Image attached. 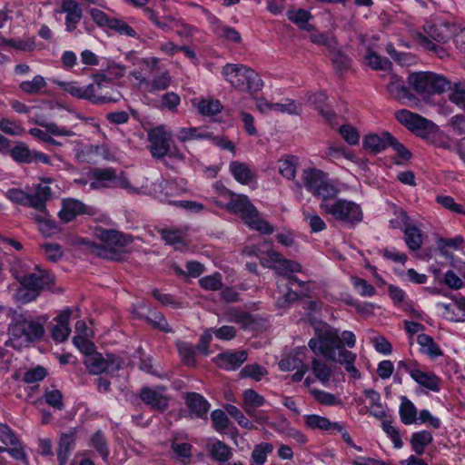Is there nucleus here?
Wrapping results in <instances>:
<instances>
[{
    "instance_id": "52",
    "label": "nucleus",
    "mask_w": 465,
    "mask_h": 465,
    "mask_svg": "<svg viewBox=\"0 0 465 465\" xmlns=\"http://www.w3.org/2000/svg\"><path fill=\"white\" fill-rule=\"evenodd\" d=\"M10 154L13 159L18 163H32L34 161V153H32L29 148L24 144L19 143L15 146L11 151Z\"/></svg>"
},
{
    "instance_id": "44",
    "label": "nucleus",
    "mask_w": 465,
    "mask_h": 465,
    "mask_svg": "<svg viewBox=\"0 0 465 465\" xmlns=\"http://www.w3.org/2000/svg\"><path fill=\"white\" fill-rule=\"evenodd\" d=\"M365 60L370 67L374 70H390L391 63L387 58L381 57L377 53L372 51L370 47L367 48Z\"/></svg>"
},
{
    "instance_id": "34",
    "label": "nucleus",
    "mask_w": 465,
    "mask_h": 465,
    "mask_svg": "<svg viewBox=\"0 0 465 465\" xmlns=\"http://www.w3.org/2000/svg\"><path fill=\"white\" fill-rule=\"evenodd\" d=\"M432 440V434L428 430L413 433L411 438L412 450L418 455L423 454L425 447L429 445Z\"/></svg>"
},
{
    "instance_id": "55",
    "label": "nucleus",
    "mask_w": 465,
    "mask_h": 465,
    "mask_svg": "<svg viewBox=\"0 0 465 465\" xmlns=\"http://www.w3.org/2000/svg\"><path fill=\"white\" fill-rule=\"evenodd\" d=\"M5 197L15 203L31 207L30 193H26L21 189L12 188L7 190Z\"/></svg>"
},
{
    "instance_id": "63",
    "label": "nucleus",
    "mask_w": 465,
    "mask_h": 465,
    "mask_svg": "<svg viewBox=\"0 0 465 465\" xmlns=\"http://www.w3.org/2000/svg\"><path fill=\"white\" fill-rule=\"evenodd\" d=\"M339 133L344 141L350 145H355L358 143L360 139V134L356 128L351 125H342L339 129Z\"/></svg>"
},
{
    "instance_id": "40",
    "label": "nucleus",
    "mask_w": 465,
    "mask_h": 465,
    "mask_svg": "<svg viewBox=\"0 0 465 465\" xmlns=\"http://www.w3.org/2000/svg\"><path fill=\"white\" fill-rule=\"evenodd\" d=\"M46 85L47 84L42 75H35L32 80L22 82L19 84V88L26 94L37 95Z\"/></svg>"
},
{
    "instance_id": "10",
    "label": "nucleus",
    "mask_w": 465,
    "mask_h": 465,
    "mask_svg": "<svg viewBox=\"0 0 465 465\" xmlns=\"http://www.w3.org/2000/svg\"><path fill=\"white\" fill-rule=\"evenodd\" d=\"M25 264L18 262L12 267L14 277L20 282V285L26 288L35 289L40 293L45 286L53 283L54 279L45 272L36 268L35 272H29L25 268Z\"/></svg>"
},
{
    "instance_id": "57",
    "label": "nucleus",
    "mask_w": 465,
    "mask_h": 465,
    "mask_svg": "<svg viewBox=\"0 0 465 465\" xmlns=\"http://www.w3.org/2000/svg\"><path fill=\"white\" fill-rule=\"evenodd\" d=\"M310 393L313 396L317 402L322 405L333 406L341 403V401L333 394L324 391L310 389Z\"/></svg>"
},
{
    "instance_id": "45",
    "label": "nucleus",
    "mask_w": 465,
    "mask_h": 465,
    "mask_svg": "<svg viewBox=\"0 0 465 465\" xmlns=\"http://www.w3.org/2000/svg\"><path fill=\"white\" fill-rule=\"evenodd\" d=\"M224 317L227 322L241 324L242 327L249 326L252 322V316L242 310L237 308H230L224 312Z\"/></svg>"
},
{
    "instance_id": "18",
    "label": "nucleus",
    "mask_w": 465,
    "mask_h": 465,
    "mask_svg": "<svg viewBox=\"0 0 465 465\" xmlns=\"http://www.w3.org/2000/svg\"><path fill=\"white\" fill-rule=\"evenodd\" d=\"M266 256L269 258L270 268L275 270L281 275L288 277L291 272H299L302 271V265L300 263L283 258L280 252L272 249L267 250Z\"/></svg>"
},
{
    "instance_id": "27",
    "label": "nucleus",
    "mask_w": 465,
    "mask_h": 465,
    "mask_svg": "<svg viewBox=\"0 0 465 465\" xmlns=\"http://www.w3.org/2000/svg\"><path fill=\"white\" fill-rule=\"evenodd\" d=\"M208 450L212 459L219 464L229 461L232 457V449L221 440H215L209 444Z\"/></svg>"
},
{
    "instance_id": "54",
    "label": "nucleus",
    "mask_w": 465,
    "mask_h": 465,
    "mask_svg": "<svg viewBox=\"0 0 465 465\" xmlns=\"http://www.w3.org/2000/svg\"><path fill=\"white\" fill-rule=\"evenodd\" d=\"M223 109V105L221 104L219 100H202L198 104V111L203 115H215L219 114Z\"/></svg>"
},
{
    "instance_id": "1",
    "label": "nucleus",
    "mask_w": 465,
    "mask_h": 465,
    "mask_svg": "<svg viewBox=\"0 0 465 465\" xmlns=\"http://www.w3.org/2000/svg\"><path fill=\"white\" fill-rule=\"evenodd\" d=\"M9 316L11 322L8 325L9 339L5 341L6 346L19 350L43 338L45 327L39 319L19 313L13 309L9 310Z\"/></svg>"
},
{
    "instance_id": "36",
    "label": "nucleus",
    "mask_w": 465,
    "mask_h": 465,
    "mask_svg": "<svg viewBox=\"0 0 465 465\" xmlns=\"http://www.w3.org/2000/svg\"><path fill=\"white\" fill-rule=\"evenodd\" d=\"M324 157L330 161H336L341 159V157H344L351 161H354L355 159V155L352 153L346 151L343 145L333 142L328 143Z\"/></svg>"
},
{
    "instance_id": "50",
    "label": "nucleus",
    "mask_w": 465,
    "mask_h": 465,
    "mask_svg": "<svg viewBox=\"0 0 465 465\" xmlns=\"http://www.w3.org/2000/svg\"><path fill=\"white\" fill-rule=\"evenodd\" d=\"M449 99L451 103L465 108V81L450 84Z\"/></svg>"
},
{
    "instance_id": "12",
    "label": "nucleus",
    "mask_w": 465,
    "mask_h": 465,
    "mask_svg": "<svg viewBox=\"0 0 465 465\" xmlns=\"http://www.w3.org/2000/svg\"><path fill=\"white\" fill-rule=\"evenodd\" d=\"M123 361L114 354L92 353L86 356L84 365L89 373L98 375L103 372L114 374L122 368Z\"/></svg>"
},
{
    "instance_id": "26",
    "label": "nucleus",
    "mask_w": 465,
    "mask_h": 465,
    "mask_svg": "<svg viewBox=\"0 0 465 465\" xmlns=\"http://www.w3.org/2000/svg\"><path fill=\"white\" fill-rule=\"evenodd\" d=\"M392 135L388 132L380 134H370L363 139V146L371 152L378 153L391 145Z\"/></svg>"
},
{
    "instance_id": "22",
    "label": "nucleus",
    "mask_w": 465,
    "mask_h": 465,
    "mask_svg": "<svg viewBox=\"0 0 465 465\" xmlns=\"http://www.w3.org/2000/svg\"><path fill=\"white\" fill-rule=\"evenodd\" d=\"M329 360L321 358L315 355L309 366V370L312 372L315 379L318 380L322 384H327L333 372V365L328 362Z\"/></svg>"
},
{
    "instance_id": "17",
    "label": "nucleus",
    "mask_w": 465,
    "mask_h": 465,
    "mask_svg": "<svg viewBox=\"0 0 465 465\" xmlns=\"http://www.w3.org/2000/svg\"><path fill=\"white\" fill-rule=\"evenodd\" d=\"M56 12L65 15L64 25L65 30L69 33L76 30L83 18L82 7L75 0H62L60 9Z\"/></svg>"
},
{
    "instance_id": "11",
    "label": "nucleus",
    "mask_w": 465,
    "mask_h": 465,
    "mask_svg": "<svg viewBox=\"0 0 465 465\" xmlns=\"http://www.w3.org/2000/svg\"><path fill=\"white\" fill-rule=\"evenodd\" d=\"M88 101L94 104L116 103L121 94L114 90L111 81L105 75H97L94 82L87 85Z\"/></svg>"
},
{
    "instance_id": "5",
    "label": "nucleus",
    "mask_w": 465,
    "mask_h": 465,
    "mask_svg": "<svg viewBox=\"0 0 465 465\" xmlns=\"http://www.w3.org/2000/svg\"><path fill=\"white\" fill-rule=\"evenodd\" d=\"M89 188L91 190H103L120 187L128 190L132 193L139 194L141 189L131 186L124 172H117L111 167L94 168L89 173Z\"/></svg>"
},
{
    "instance_id": "56",
    "label": "nucleus",
    "mask_w": 465,
    "mask_h": 465,
    "mask_svg": "<svg viewBox=\"0 0 465 465\" xmlns=\"http://www.w3.org/2000/svg\"><path fill=\"white\" fill-rule=\"evenodd\" d=\"M269 110L281 112L288 114H299L300 108L295 101L291 99H284L280 103H273L268 105Z\"/></svg>"
},
{
    "instance_id": "3",
    "label": "nucleus",
    "mask_w": 465,
    "mask_h": 465,
    "mask_svg": "<svg viewBox=\"0 0 465 465\" xmlns=\"http://www.w3.org/2000/svg\"><path fill=\"white\" fill-rule=\"evenodd\" d=\"M222 74L232 86L251 94H257L263 87L259 74L243 64H227L223 66Z\"/></svg>"
},
{
    "instance_id": "51",
    "label": "nucleus",
    "mask_w": 465,
    "mask_h": 465,
    "mask_svg": "<svg viewBox=\"0 0 465 465\" xmlns=\"http://www.w3.org/2000/svg\"><path fill=\"white\" fill-rule=\"evenodd\" d=\"M56 84L72 96L88 100L87 86L81 87L74 82H56Z\"/></svg>"
},
{
    "instance_id": "32",
    "label": "nucleus",
    "mask_w": 465,
    "mask_h": 465,
    "mask_svg": "<svg viewBox=\"0 0 465 465\" xmlns=\"http://www.w3.org/2000/svg\"><path fill=\"white\" fill-rule=\"evenodd\" d=\"M463 242L464 238L460 235H457L454 238H440L437 241V248L444 257L451 259L453 255L449 249L458 250Z\"/></svg>"
},
{
    "instance_id": "4",
    "label": "nucleus",
    "mask_w": 465,
    "mask_h": 465,
    "mask_svg": "<svg viewBox=\"0 0 465 465\" xmlns=\"http://www.w3.org/2000/svg\"><path fill=\"white\" fill-rule=\"evenodd\" d=\"M339 342L338 330L325 322H319L314 325V337L309 341L308 346L314 354L320 353L333 362L337 359L336 350Z\"/></svg>"
},
{
    "instance_id": "62",
    "label": "nucleus",
    "mask_w": 465,
    "mask_h": 465,
    "mask_svg": "<svg viewBox=\"0 0 465 465\" xmlns=\"http://www.w3.org/2000/svg\"><path fill=\"white\" fill-rule=\"evenodd\" d=\"M225 411L242 428H252V422L243 415V413L236 406L228 404L225 407Z\"/></svg>"
},
{
    "instance_id": "14",
    "label": "nucleus",
    "mask_w": 465,
    "mask_h": 465,
    "mask_svg": "<svg viewBox=\"0 0 465 465\" xmlns=\"http://www.w3.org/2000/svg\"><path fill=\"white\" fill-rule=\"evenodd\" d=\"M395 117L408 130L422 138L427 137L428 134L436 127L433 122L407 109L397 111Z\"/></svg>"
},
{
    "instance_id": "46",
    "label": "nucleus",
    "mask_w": 465,
    "mask_h": 465,
    "mask_svg": "<svg viewBox=\"0 0 465 465\" xmlns=\"http://www.w3.org/2000/svg\"><path fill=\"white\" fill-rule=\"evenodd\" d=\"M387 90L391 96L400 101L404 99L412 100L414 98L413 94L410 93L409 89L401 80L391 81L388 84Z\"/></svg>"
},
{
    "instance_id": "42",
    "label": "nucleus",
    "mask_w": 465,
    "mask_h": 465,
    "mask_svg": "<svg viewBox=\"0 0 465 465\" xmlns=\"http://www.w3.org/2000/svg\"><path fill=\"white\" fill-rule=\"evenodd\" d=\"M211 134L199 127L181 128L177 133V139L185 143L194 139H208Z\"/></svg>"
},
{
    "instance_id": "43",
    "label": "nucleus",
    "mask_w": 465,
    "mask_h": 465,
    "mask_svg": "<svg viewBox=\"0 0 465 465\" xmlns=\"http://www.w3.org/2000/svg\"><path fill=\"white\" fill-rule=\"evenodd\" d=\"M244 409L249 415H252L255 408L264 404V398L253 390H246L243 394Z\"/></svg>"
},
{
    "instance_id": "58",
    "label": "nucleus",
    "mask_w": 465,
    "mask_h": 465,
    "mask_svg": "<svg viewBox=\"0 0 465 465\" xmlns=\"http://www.w3.org/2000/svg\"><path fill=\"white\" fill-rule=\"evenodd\" d=\"M305 364L306 363H304L302 360L298 357L297 354L289 355L282 359L278 363L279 368L282 371H294L300 369L301 367H303Z\"/></svg>"
},
{
    "instance_id": "21",
    "label": "nucleus",
    "mask_w": 465,
    "mask_h": 465,
    "mask_svg": "<svg viewBox=\"0 0 465 465\" xmlns=\"http://www.w3.org/2000/svg\"><path fill=\"white\" fill-rule=\"evenodd\" d=\"M248 354L246 351H226L216 357V363L219 367L227 371L238 369L246 360Z\"/></svg>"
},
{
    "instance_id": "15",
    "label": "nucleus",
    "mask_w": 465,
    "mask_h": 465,
    "mask_svg": "<svg viewBox=\"0 0 465 465\" xmlns=\"http://www.w3.org/2000/svg\"><path fill=\"white\" fill-rule=\"evenodd\" d=\"M142 401L153 410L164 411L169 406L170 398L164 386L143 387L139 393Z\"/></svg>"
},
{
    "instance_id": "38",
    "label": "nucleus",
    "mask_w": 465,
    "mask_h": 465,
    "mask_svg": "<svg viewBox=\"0 0 465 465\" xmlns=\"http://www.w3.org/2000/svg\"><path fill=\"white\" fill-rule=\"evenodd\" d=\"M417 342L421 347L422 352L435 358L443 354L440 347L434 342L431 336L421 333L417 337Z\"/></svg>"
},
{
    "instance_id": "49",
    "label": "nucleus",
    "mask_w": 465,
    "mask_h": 465,
    "mask_svg": "<svg viewBox=\"0 0 465 465\" xmlns=\"http://www.w3.org/2000/svg\"><path fill=\"white\" fill-rule=\"evenodd\" d=\"M417 43L422 46L425 50L432 51L435 53L440 58L443 59L448 56L447 51L440 45H436L430 39H428L424 35L418 33L415 36Z\"/></svg>"
},
{
    "instance_id": "41",
    "label": "nucleus",
    "mask_w": 465,
    "mask_h": 465,
    "mask_svg": "<svg viewBox=\"0 0 465 465\" xmlns=\"http://www.w3.org/2000/svg\"><path fill=\"white\" fill-rule=\"evenodd\" d=\"M400 416L404 424H412L417 422V410L413 403L405 396L401 397Z\"/></svg>"
},
{
    "instance_id": "8",
    "label": "nucleus",
    "mask_w": 465,
    "mask_h": 465,
    "mask_svg": "<svg viewBox=\"0 0 465 465\" xmlns=\"http://www.w3.org/2000/svg\"><path fill=\"white\" fill-rule=\"evenodd\" d=\"M320 207L327 214L331 215L334 220L351 226L361 222L363 218L361 206L354 202L345 199H338L334 202H322Z\"/></svg>"
},
{
    "instance_id": "33",
    "label": "nucleus",
    "mask_w": 465,
    "mask_h": 465,
    "mask_svg": "<svg viewBox=\"0 0 465 465\" xmlns=\"http://www.w3.org/2000/svg\"><path fill=\"white\" fill-rule=\"evenodd\" d=\"M424 29L425 36L430 41L446 43L450 39L449 27L446 25H427Z\"/></svg>"
},
{
    "instance_id": "37",
    "label": "nucleus",
    "mask_w": 465,
    "mask_h": 465,
    "mask_svg": "<svg viewBox=\"0 0 465 465\" xmlns=\"http://www.w3.org/2000/svg\"><path fill=\"white\" fill-rule=\"evenodd\" d=\"M37 213H32V217L39 225L40 231L45 234H52L56 230L54 222L50 219V215L46 209L43 211H36Z\"/></svg>"
},
{
    "instance_id": "19",
    "label": "nucleus",
    "mask_w": 465,
    "mask_h": 465,
    "mask_svg": "<svg viewBox=\"0 0 465 465\" xmlns=\"http://www.w3.org/2000/svg\"><path fill=\"white\" fill-rule=\"evenodd\" d=\"M78 430L72 428L66 432H62L59 437L56 450L59 465H65L72 451L74 450L77 440Z\"/></svg>"
},
{
    "instance_id": "23",
    "label": "nucleus",
    "mask_w": 465,
    "mask_h": 465,
    "mask_svg": "<svg viewBox=\"0 0 465 465\" xmlns=\"http://www.w3.org/2000/svg\"><path fill=\"white\" fill-rule=\"evenodd\" d=\"M72 315V311L66 309L55 317L56 324L52 329V338L57 342H64L67 340L71 333L69 322Z\"/></svg>"
},
{
    "instance_id": "61",
    "label": "nucleus",
    "mask_w": 465,
    "mask_h": 465,
    "mask_svg": "<svg viewBox=\"0 0 465 465\" xmlns=\"http://www.w3.org/2000/svg\"><path fill=\"white\" fill-rule=\"evenodd\" d=\"M146 321L155 329L164 332H171L172 329L164 316L160 312H153L151 316L146 317Z\"/></svg>"
},
{
    "instance_id": "28",
    "label": "nucleus",
    "mask_w": 465,
    "mask_h": 465,
    "mask_svg": "<svg viewBox=\"0 0 465 465\" xmlns=\"http://www.w3.org/2000/svg\"><path fill=\"white\" fill-rule=\"evenodd\" d=\"M411 377L418 382L420 385L433 391H439V379L436 375L430 372H425L420 370H411L410 371Z\"/></svg>"
},
{
    "instance_id": "53",
    "label": "nucleus",
    "mask_w": 465,
    "mask_h": 465,
    "mask_svg": "<svg viewBox=\"0 0 465 465\" xmlns=\"http://www.w3.org/2000/svg\"><path fill=\"white\" fill-rule=\"evenodd\" d=\"M278 168L282 176L288 180L293 179L296 173L295 158L292 156H286L285 158L279 160Z\"/></svg>"
},
{
    "instance_id": "29",
    "label": "nucleus",
    "mask_w": 465,
    "mask_h": 465,
    "mask_svg": "<svg viewBox=\"0 0 465 465\" xmlns=\"http://www.w3.org/2000/svg\"><path fill=\"white\" fill-rule=\"evenodd\" d=\"M229 170L234 179L242 184H248L253 178V173L249 165L238 161L232 162Z\"/></svg>"
},
{
    "instance_id": "9",
    "label": "nucleus",
    "mask_w": 465,
    "mask_h": 465,
    "mask_svg": "<svg viewBox=\"0 0 465 465\" xmlns=\"http://www.w3.org/2000/svg\"><path fill=\"white\" fill-rule=\"evenodd\" d=\"M302 180L305 188L313 195L322 198L323 202L335 197L338 193V189L329 181L327 175L321 170H304Z\"/></svg>"
},
{
    "instance_id": "6",
    "label": "nucleus",
    "mask_w": 465,
    "mask_h": 465,
    "mask_svg": "<svg viewBox=\"0 0 465 465\" xmlns=\"http://www.w3.org/2000/svg\"><path fill=\"white\" fill-rule=\"evenodd\" d=\"M95 235L101 243L87 242L86 244L92 252L109 260L116 259L117 248L126 246L130 242L129 239L114 230L100 228L96 230Z\"/></svg>"
},
{
    "instance_id": "7",
    "label": "nucleus",
    "mask_w": 465,
    "mask_h": 465,
    "mask_svg": "<svg viewBox=\"0 0 465 465\" xmlns=\"http://www.w3.org/2000/svg\"><path fill=\"white\" fill-rule=\"evenodd\" d=\"M408 83L420 95L442 94L450 89V81L441 74L432 72L411 74Z\"/></svg>"
},
{
    "instance_id": "2",
    "label": "nucleus",
    "mask_w": 465,
    "mask_h": 465,
    "mask_svg": "<svg viewBox=\"0 0 465 465\" xmlns=\"http://www.w3.org/2000/svg\"><path fill=\"white\" fill-rule=\"evenodd\" d=\"M226 209L232 213L240 214L251 229L263 234H272L273 232V227L267 221L260 217L258 210L246 195L231 193V200L227 203Z\"/></svg>"
},
{
    "instance_id": "16",
    "label": "nucleus",
    "mask_w": 465,
    "mask_h": 465,
    "mask_svg": "<svg viewBox=\"0 0 465 465\" xmlns=\"http://www.w3.org/2000/svg\"><path fill=\"white\" fill-rule=\"evenodd\" d=\"M93 213L94 212L92 208L80 200L74 198H65L62 201V209L58 215L63 222L69 223L79 215Z\"/></svg>"
},
{
    "instance_id": "59",
    "label": "nucleus",
    "mask_w": 465,
    "mask_h": 465,
    "mask_svg": "<svg viewBox=\"0 0 465 465\" xmlns=\"http://www.w3.org/2000/svg\"><path fill=\"white\" fill-rule=\"evenodd\" d=\"M240 374L242 377H249L255 381H261L262 378L267 374V371L265 368L258 364H248L242 369Z\"/></svg>"
},
{
    "instance_id": "60",
    "label": "nucleus",
    "mask_w": 465,
    "mask_h": 465,
    "mask_svg": "<svg viewBox=\"0 0 465 465\" xmlns=\"http://www.w3.org/2000/svg\"><path fill=\"white\" fill-rule=\"evenodd\" d=\"M351 282L361 296L371 297L375 293V288L362 278L353 276Z\"/></svg>"
},
{
    "instance_id": "20",
    "label": "nucleus",
    "mask_w": 465,
    "mask_h": 465,
    "mask_svg": "<svg viewBox=\"0 0 465 465\" xmlns=\"http://www.w3.org/2000/svg\"><path fill=\"white\" fill-rule=\"evenodd\" d=\"M401 221L406 225L404 229L405 242L411 251L419 250L423 242L421 231L415 225L408 224L409 217L404 211L399 212L398 216Z\"/></svg>"
},
{
    "instance_id": "13",
    "label": "nucleus",
    "mask_w": 465,
    "mask_h": 465,
    "mask_svg": "<svg viewBox=\"0 0 465 465\" xmlns=\"http://www.w3.org/2000/svg\"><path fill=\"white\" fill-rule=\"evenodd\" d=\"M148 148L153 158L163 159L169 153V145L173 142V134L163 125L148 130Z\"/></svg>"
},
{
    "instance_id": "64",
    "label": "nucleus",
    "mask_w": 465,
    "mask_h": 465,
    "mask_svg": "<svg viewBox=\"0 0 465 465\" xmlns=\"http://www.w3.org/2000/svg\"><path fill=\"white\" fill-rule=\"evenodd\" d=\"M178 351L186 365L193 366L195 364V352L193 349L186 342H179L177 344Z\"/></svg>"
},
{
    "instance_id": "25",
    "label": "nucleus",
    "mask_w": 465,
    "mask_h": 465,
    "mask_svg": "<svg viewBox=\"0 0 465 465\" xmlns=\"http://www.w3.org/2000/svg\"><path fill=\"white\" fill-rule=\"evenodd\" d=\"M184 400L192 414L200 419H206L210 404L203 396L190 392L185 395Z\"/></svg>"
},
{
    "instance_id": "24",
    "label": "nucleus",
    "mask_w": 465,
    "mask_h": 465,
    "mask_svg": "<svg viewBox=\"0 0 465 465\" xmlns=\"http://www.w3.org/2000/svg\"><path fill=\"white\" fill-rule=\"evenodd\" d=\"M52 182L51 178H43L42 183L35 187V192L30 194L31 207L35 211L46 209V201L51 198L52 190L48 183Z\"/></svg>"
},
{
    "instance_id": "35",
    "label": "nucleus",
    "mask_w": 465,
    "mask_h": 465,
    "mask_svg": "<svg viewBox=\"0 0 465 465\" xmlns=\"http://www.w3.org/2000/svg\"><path fill=\"white\" fill-rule=\"evenodd\" d=\"M355 360V353L346 349H341L339 352V357L336 359V361L344 365L345 370L351 375L352 378L359 379L361 374L358 369L354 366Z\"/></svg>"
},
{
    "instance_id": "39",
    "label": "nucleus",
    "mask_w": 465,
    "mask_h": 465,
    "mask_svg": "<svg viewBox=\"0 0 465 465\" xmlns=\"http://www.w3.org/2000/svg\"><path fill=\"white\" fill-rule=\"evenodd\" d=\"M171 75L167 71H164L161 74L154 76L151 81L143 79L147 91L149 92L166 90L171 84Z\"/></svg>"
},
{
    "instance_id": "30",
    "label": "nucleus",
    "mask_w": 465,
    "mask_h": 465,
    "mask_svg": "<svg viewBox=\"0 0 465 465\" xmlns=\"http://www.w3.org/2000/svg\"><path fill=\"white\" fill-rule=\"evenodd\" d=\"M89 446L102 457L104 461L108 460L110 454L107 440L101 430L95 431L90 438Z\"/></svg>"
},
{
    "instance_id": "47",
    "label": "nucleus",
    "mask_w": 465,
    "mask_h": 465,
    "mask_svg": "<svg viewBox=\"0 0 465 465\" xmlns=\"http://www.w3.org/2000/svg\"><path fill=\"white\" fill-rule=\"evenodd\" d=\"M337 422H331L327 418L312 414L306 416V424L312 429H319L322 430L333 432L334 425Z\"/></svg>"
},
{
    "instance_id": "31",
    "label": "nucleus",
    "mask_w": 465,
    "mask_h": 465,
    "mask_svg": "<svg viewBox=\"0 0 465 465\" xmlns=\"http://www.w3.org/2000/svg\"><path fill=\"white\" fill-rule=\"evenodd\" d=\"M286 15L288 19L301 29L306 31L312 30V25L308 23L312 18L309 11L304 9L289 10Z\"/></svg>"
},
{
    "instance_id": "48",
    "label": "nucleus",
    "mask_w": 465,
    "mask_h": 465,
    "mask_svg": "<svg viewBox=\"0 0 465 465\" xmlns=\"http://www.w3.org/2000/svg\"><path fill=\"white\" fill-rule=\"evenodd\" d=\"M274 447L272 443L262 442L257 444L252 452V460L257 465H262L267 460V455L272 453Z\"/></svg>"
}]
</instances>
